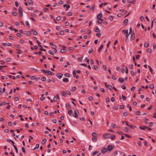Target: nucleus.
I'll list each match as a JSON object with an SVG mask.
<instances>
[{"label":"nucleus","mask_w":156,"mask_h":156,"mask_svg":"<svg viewBox=\"0 0 156 156\" xmlns=\"http://www.w3.org/2000/svg\"><path fill=\"white\" fill-rule=\"evenodd\" d=\"M76 87H73L72 89L71 90V91H74L76 90Z\"/></svg>","instance_id":"052dcab7"},{"label":"nucleus","mask_w":156,"mask_h":156,"mask_svg":"<svg viewBox=\"0 0 156 156\" xmlns=\"http://www.w3.org/2000/svg\"><path fill=\"white\" fill-rule=\"evenodd\" d=\"M144 18L143 16H141L140 17V20L141 21H142L144 20Z\"/></svg>","instance_id":"0e129e2a"},{"label":"nucleus","mask_w":156,"mask_h":156,"mask_svg":"<svg viewBox=\"0 0 156 156\" xmlns=\"http://www.w3.org/2000/svg\"><path fill=\"white\" fill-rule=\"evenodd\" d=\"M46 142H47V139H46L44 138V139H43V140H42V144H44L45 143H46Z\"/></svg>","instance_id":"aec40b11"},{"label":"nucleus","mask_w":156,"mask_h":156,"mask_svg":"<svg viewBox=\"0 0 156 156\" xmlns=\"http://www.w3.org/2000/svg\"><path fill=\"white\" fill-rule=\"evenodd\" d=\"M137 144L140 146H141L142 144L141 142L140 141H138L137 142Z\"/></svg>","instance_id":"603ef678"},{"label":"nucleus","mask_w":156,"mask_h":156,"mask_svg":"<svg viewBox=\"0 0 156 156\" xmlns=\"http://www.w3.org/2000/svg\"><path fill=\"white\" fill-rule=\"evenodd\" d=\"M125 72H126V74L128 73V68L126 66L125 67Z\"/></svg>","instance_id":"4c0bfd02"},{"label":"nucleus","mask_w":156,"mask_h":156,"mask_svg":"<svg viewBox=\"0 0 156 156\" xmlns=\"http://www.w3.org/2000/svg\"><path fill=\"white\" fill-rule=\"evenodd\" d=\"M98 151H94L92 153V155H94L96 154H98Z\"/></svg>","instance_id":"5fc2aeb1"},{"label":"nucleus","mask_w":156,"mask_h":156,"mask_svg":"<svg viewBox=\"0 0 156 156\" xmlns=\"http://www.w3.org/2000/svg\"><path fill=\"white\" fill-rule=\"evenodd\" d=\"M149 87L151 89H152L154 87V85L153 84H151L150 85Z\"/></svg>","instance_id":"79ce46f5"},{"label":"nucleus","mask_w":156,"mask_h":156,"mask_svg":"<svg viewBox=\"0 0 156 156\" xmlns=\"http://www.w3.org/2000/svg\"><path fill=\"white\" fill-rule=\"evenodd\" d=\"M66 94L68 95H70L71 94V93L69 90H67L66 91Z\"/></svg>","instance_id":"e2e57ef3"},{"label":"nucleus","mask_w":156,"mask_h":156,"mask_svg":"<svg viewBox=\"0 0 156 156\" xmlns=\"http://www.w3.org/2000/svg\"><path fill=\"white\" fill-rule=\"evenodd\" d=\"M12 14L14 16H16L17 15V13L15 12H12Z\"/></svg>","instance_id":"ea45409f"},{"label":"nucleus","mask_w":156,"mask_h":156,"mask_svg":"<svg viewBox=\"0 0 156 156\" xmlns=\"http://www.w3.org/2000/svg\"><path fill=\"white\" fill-rule=\"evenodd\" d=\"M94 31L97 32L99 33L100 31V30L98 28V27H96Z\"/></svg>","instance_id":"dca6fc26"},{"label":"nucleus","mask_w":156,"mask_h":156,"mask_svg":"<svg viewBox=\"0 0 156 156\" xmlns=\"http://www.w3.org/2000/svg\"><path fill=\"white\" fill-rule=\"evenodd\" d=\"M19 12L20 14L23 13V8L21 7H20L19 9Z\"/></svg>","instance_id":"f8f14e48"},{"label":"nucleus","mask_w":156,"mask_h":156,"mask_svg":"<svg viewBox=\"0 0 156 156\" xmlns=\"http://www.w3.org/2000/svg\"><path fill=\"white\" fill-rule=\"evenodd\" d=\"M46 58L43 55L42 56V58L40 59V61L41 62H42L43 61V60L44 59H45Z\"/></svg>","instance_id":"f704fd0d"},{"label":"nucleus","mask_w":156,"mask_h":156,"mask_svg":"<svg viewBox=\"0 0 156 156\" xmlns=\"http://www.w3.org/2000/svg\"><path fill=\"white\" fill-rule=\"evenodd\" d=\"M151 50L150 48H148L147 50V52L150 53L151 52Z\"/></svg>","instance_id":"3c124183"},{"label":"nucleus","mask_w":156,"mask_h":156,"mask_svg":"<svg viewBox=\"0 0 156 156\" xmlns=\"http://www.w3.org/2000/svg\"><path fill=\"white\" fill-rule=\"evenodd\" d=\"M66 106L67 108H71V106H70L69 104L68 103L66 104Z\"/></svg>","instance_id":"a18cd8bd"},{"label":"nucleus","mask_w":156,"mask_h":156,"mask_svg":"<svg viewBox=\"0 0 156 156\" xmlns=\"http://www.w3.org/2000/svg\"><path fill=\"white\" fill-rule=\"evenodd\" d=\"M124 34L126 37H128L129 34H128V30H126V31H125V33Z\"/></svg>","instance_id":"c85d7f7f"},{"label":"nucleus","mask_w":156,"mask_h":156,"mask_svg":"<svg viewBox=\"0 0 156 156\" xmlns=\"http://www.w3.org/2000/svg\"><path fill=\"white\" fill-rule=\"evenodd\" d=\"M149 45V43L147 42H146L145 43L144 46L145 47H147Z\"/></svg>","instance_id":"72a5a7b5"},{"label":"nucleus","mask_w":156,"mask_h":156,"mask_svg":"<svg viewBox=\"0 0 156 156\" xmlns=\"http://www.w3.org/2000/svg\"><path fill=\"white\" fill-rule=\"evenodd\" d=\"M107 151V148L106 147L103 148L101 150V151L103 154H105Z\"/></svg>","instance_id":"423d86ee"},{"label":"nucleus","mask_w":156,"mask_h":156,"mask_svg":"<svg viewBox=\"0 0 156 156\" xmlns=\"http://www.w3.org/2000/svg\"><path fill=\"white\" fill-rule=\"evenodd\" d=\"M56 29L57 30H58L61 29V27L60 26H57L56 27Z\"/></svg>","instance_id":"864d4df0"},{"label":"nucleus","mask_w":156,"mask_h":156,"mask_svg":"<svg viewBox=\"0 0 156 156\" xmlns=\"http://www.w3.org/2000/svg\"><path fill=\"white\" fill-rule=\"evenodd\" d=\"M66 77H69L70 76V75L69 73H66L64 75Z\"/></svg>","instance_id":"c9c22d12"},{"label":"nucleus","mask_w":156,"mask_h":156,"mask_svg":"<svg viewBox=\"0 0 156 156\" xmlns=\"http://www.w3.org/2000/svg\"><path fill=\"white\" fill-rule=\"evenodd\" d=\"M63 74L62 73H59L57 74V76L59 79H60L63 76Z\"/></svg>","instance_id":"6e6552de"},{"label":"nucleus","mask_w":156,"mask_h":156,"mask_svg":"<svg viewBox=\"0 0 156 156\" xmlns=\"http://www.w3.org/2000/svg\"><path fill=\"white\" fill-rule=\"evenodd\" d=\"M111 134L108 133H105L103 135V136L105 138H109Z\"/></svg>","instance_id":"20e7f679"},{"label":"nucleus","mask_w":156,"mask_h":156,"mask_svg":"<svg viewBox=\"0 0 156 156\" xmlns=\"http://www.w3.org/2000/svg\"><path fill=\"white\" fill-rule=\"evenodd\" d=\"M61 93L62 94V95L64 97H66V94L65 92L64 91H62L61 92Z\"/></svg>","instance_id":"393cba45"},{"label":"nucleus","mask_w":156,"mask_h":156,"mask_svg":"<svg viewBox=\"0 0 156 156\" xmlns=\"http://www.w3.org/2000/svg\"><path fill=\"white\" fill-rule=\"evenodd\" d=\"M130 74L131 76H133L135 74V73L133 71H131L130 72Z\"/></svg>","instance_id":"6e6d98bb"},{"label":"nucleus","mask_w":156,"mask_h":156,"mask_svg":"<svg viewBox=\"0 0 156 156\" xmlns=\"http://www.w3.org/2000/svg\"><path fill=\"white\" fill-rule=\"evenodd\" d=\"M97 140V136H93L92 138V140L93 142H95Z\"/></svg>","instance_id":"1a4fd4ad"},{"label":"nucleus","mask_w":156,"mask_h":156,"mask_svg":"<svg viewBox=\"0 0 156 156\" xmlns=\"http://www.w3.org/2000/svg\"><path fill=\"white\" fill-rule=\"evenodd\" d=\"M103 47V46L102 45H101L100 47L98 48V51L99 52H100L101 50L102 49Z\"/></svg>","instance_id":"412c9836"},{"label":"nucleus","mask_w":156,"mask_h":156,"mask_svg":"<svg viewBox=\"0 0 156 156\" xmlns=\"http://www.w3.org/2000/svg\"><path fill=\"white\" fill-rule=\"evenodd\" d=\"M128 21V20L127 19H126L124 20V21L123 23H124V24L125 26H126L127 24Z\"/></svg>","instance_id":"2eb2a0df"},{"label":"nucleus","mask_w":156,"mask_h":156,"mask_svg":"<svg viewBox=\"0 0 156 156\" xmlns=\"http://www.w3.org/2000/svg\"><path fill=\"white\" fill-rule=\"evenodd\" d=\"M63 81L64 82H68L69 80L67 78H65L63 79Z\"/></svg>","instance_id":"f3484780"},{"label":"nucleus","mask_w":156,"mask_h":156,"mask_svg":"<svg viewBox=\"0 0 156 156\" xmlns=\"http://www.w3.org/2000/svg\"><path fill=\"white\" fill-rule=\"evenodd\" d=\"M129 126L131 128H132L133 129H134L135 128H136V126H133L132 125H129Z\"/></svg>","instance_id":"680f3d73"},{"label":"nucleus","mask_w":156,"mask_h":156,"mask_svg":"<svg viewBox=\"0 0 156 156\" xmlns=\"http://www.w3.org/2000/svg\"><path fill=\"white\" fill-rule=\"evenodd\" d=\"M95 6L94 5L93 6H92L91 8H90V9L91 10H93L94 8H95Z\"/></svg>","instance_id":"69168bd1"},{"label":"nucleus","mask_w":156,"mask_h":156,"mask_svg":"<svg viewBox=\"0 0 156 156\" xmlns=\"http://www.w3.org/2000/svg\"><path fill=\"white\" fill-rule=\"evenodd\" d=\"M31 31H32L33 33V34L34 35H37V32L34 30H32Z\"/></svg>","instance_id":"4be33fe9"},{"label":"nucleus","mask_w":156,"mask_h":156,"mask_svg":"<svg viewBox=\"0 0 156 156\" xmlns=\"http://www.w3.org/2000/svg\"><path fill=\"white\" fill-rule=\"evenodd\" d=\"M93 51V48H90L89 50V51H88V53L89 54H90V53L91 52H92V51Z\"/></svg>","instance_id":"4d7b16f0"},{"label":"nucleus","mask_w":156,"mask_h":156,"mask_svg":"<svg viewBox=\"0 0 156 156\" xmlns=\"http://www.w3.org/2000/svg\"><path fill=\"white\" fill-rule=\"evenodd\" d=\"M135 89V87H132L130 89V90L131 91H133Z\"/></svg>","instance_id":"09e8293b"},{"label":"nucleus","mask_w":156,"mask_h":156,"mask_svg":"<svg viewBox=\"0 0 156 156\" xmlns=\"http://www.w3.org/2000/svg\"><path fill=\"white\" fill-rule=\"evenodd\" d=\"M46 80V78L45 77V76H43V77H42L41 78V80L42 81H45Z\"/></svg>","instance_id":"2f4dec72"},{"label":"nucleus","mask_w":156,"mask_h":156,"mask_svg":"<svg viewBox=\"0 0 156 156\" xmlns=\"http://www.w3.org/2000/svg\"><path fill=\"white\" fill-rule=\"evenodd\" d=\"M25 23H26V24L27 26L28 27H30V25L29 23L27 21H26L25 22Z\"/></svg>","instance_id":"58836bf2"},{"label":"nucleus","mask_w":156,"mask_h":156,"mask_svg":"<svg viewBox=\"0 0 156 156\" xmlns=\"http://www.w3.org/2000/svg\"><path fill=\"white\" fill-rule=\"evenodd\" d=\"M48 8H44V9H43V11L44 12H46L48 10Z\"/></svg>","instance_id":"774afa93"},{"label":"nucleus","mask_w":156,"mask_h":156,"mask_svg":"<svg viewBox=\"0 0 156 156\" xmlns=\"http://www.w3.org/2000/svg\"><path fill=\"white\" fill-rule=\"evenodd\" d=\"M115 126H116V125H115V124L114 123H112L111 124V126L112 127L115 128Z\"/></svg>","instance_id":"37998d69"},{"label":"nucleus","mask_w":156,"mask_h":156,"mask_svg":"<svg viewBox=\"0 0 156 156\" xmlns=\"http://www.w3.org/2000/svg\"><path fill=\"white\" fill-rule=\"evenodd\" d=\"M148 66V67L149 69L150 70V72L153 74V69H152L151 68L150 66Z\"/></svg>","instance_id":"5701e85b"},{"label":"nucleus","mask_w":156,"mask_h":156,"mask_svg":"<svg viewBox=\"0 0 156 156\" xmlns=\"http://www.w3.org/2000/svg\"><path fill=\"white\" fill-rule=\"evenodd\" d=\"M128 114V113L127 112H124L123 115L124 116H126Z\"/></svg>","instance_id":"de8ad7c7"},{"label":"nucleus","mask_w":156,"mask_h":156,"mask_svg":"<svg viewBox=\"0 0 156 156\" xmlns=\"http://www.w3.org/2000/svg\"><path fill=\"white\" fill-rule=\"evenodd\" d=\"M122 98L123 99V100L124 101H125L126 99V97L125 96H124L123 95H122Z\"/></svg>","instance_id":"a19ab883"},{"label":"nucleus","mask_w":156,"mask_h":156,"mask_svg":"<svg viewBox=\"0 0 156 156\" xmlns=\"http://www.w3.org/2000/svg\"><path fill=\"white\" fill-rule=\"evenodd\" d=\"M66 51V49L64 48H62L60 50V52L61 53H64L65 52V51Z\"/></svg>","instance_id":"473e14b6"},{"label":"nucleus","mask_w":156,"mask_h":156,"mask_svg":"<svg viewBox=\"0 0 156 156\" xmlns=\"http://www.w3.org/2000/svg\"><path fill=\"white\" fill-rule=\"evenodd\" d=\"M121 87L123 90L126 89V86L124 85H122Z\"/></svg>","instance_id":"8fccbe9b"},{"label":"nucleus","mask_w":156,"mask_h":156,"mask_svg":"<svg viewBox=\"0 0 156 156\" xmlns=\"http://www.w3.org/2000/svg\"><path fill=\"white\" fill-rule=\"evenodd\" d=\"M148 119L147 118H146L145 119H143V121L144 122H145V124H147V121H148Z\"/></svg>","instance_id":"a878e982"},{"label":"nucleus","mask_w":156,"mask_h":156,"mask_svg":"<svg viewBox=\"0 0 156 156\" xmlns=\"http://www.w3.org/2000/svg\"><path fill=\"white\" fill-rule=\"evenodd\" d=\"M102 14L101 13H99L97 16L98 19H101V18L102 17Z\"/></svg>","instance_id":"a211bd4d"},{"label":"nucleus","mask_w":156,"mask_h":156,"mask_svg":"<svg viewBox=\"0 0 156 156\" xmlns=\"http://www.w3.org/2000/svg\"><path fill=\"white\" fill-rule=\"evenodd\" d=\"M110 101V100L109 98L108 97H107L106 98V102L107 103H108V102Z\"/></svg>","instance_id":"c03bdc74"},{"label":"nucleus","mask_w":156,"mask_h":156,"mask_svg":"<svg viewBox=\"0 0 156 156\" xmlns=\"http://www.w3.org/2000/svg\"><path fill=\"white\" fill-rule=\"evenodd\" d=\"M39 147V144H36L35 147L33 149V150H34L36 149H37Z\"/></svg>","instance_id":"c756f323"},{"label":"nucleus","mask_w":156,"mask_h":156,"mask_svg":"<svg viewBox=\"0 0 156 156\" xmlns=\"http://www.w3.org/2000/svg\"><path fill=\"white\" fill-rule=\"evenodd\" d=\"M118 81L121 82V83H122V82H123L124 81V78H120L119 79H118Z\"/></svg>","instance_id":"4468645a"},{"label":"nucleus","mask_w":156,"mask_h":156,"mask_svg":"<svg viewBox=\"0 0 156 156\" xmlns=\"http://www.w3.org/2000/svg\"><path fill=\"white\" fill-rule=\"evenodd\" d=\"M126 39H125V42L126 43H128L129 42V39H128V37L126 36Z\"/></svg>","instance_id":"49530a36"},{"label":"nucleus","mask_w":156,"mask_h":156,"mask_svg":"<svg viewBox=\"0 0 156 156\" xmlns=\"http://www.w3.org/2000/svg\"><path fill=\"white\" fill-rule=\"evenodd\" d=\"M140 112L139 111H138L136 112L135 113V114L136 115H138L139 114H140Z\"/></svg>","instance_id":"bf43d9fd"},{"label":"nucleus","mask_w":156,"mask_h":156,"mask_svg":"<svg viewBox=\"0 0 156 156\" xmlns=\"http://www.w3.org/2000/svg\"><path fill=\"white\" fill-rule=\"evenodd\" d=\"M73 75L74 77H76V79H78L79 76L78 75H76V73L75 71H73Z\"/></svg>","instance_id":"9d476101"},{"label":"nucleus","mask_w":156,"mask_h":156,"mask_svg":"<svg viewBox=\"0 0 156 156\" xmlns=\"http://www.w3.org/2000/svg\"><path fill=\"white\" fill-rule=\"evenodd\" d=\"M108 88L110 90H111L112 88V86L110 85H108L107 86Z\"/></svg>","instance_id":"7c9ffc66"},{"label":"nucleus","mask_w":156,"mask_h":156,"mask_svg":"<svg viewBox=\"0 0 156 156\" xmlns=\"http://www.w3.org/2000/svg\"><path fill=\"white\" fill-rule=\"evenodd\" d=\"M98 19V23L99 24L101 23L102 22L103 20L101 19Z\"/></svg>","instance_id":"b1692460"},{"label":"nucleus","mask_w":156,"mask_h":156,"mask_svg":"<svg viewBox=\"0 0 156 156\" xmlns=\"http://www.w3.org/2000/svg\"><path fill=\"white\" fill-rule=\"evenodd\" d=\"M109 138L112 140H114L115 138V136L114 135H111L110 136Z\"/></svg>","instance_id":"ddd939ff"},{"label":"nucleus","mask_w":156,"mask_h":156,"mask_svg":"<svg viewBox=\"0 0 156 156\" xmlns=\"http://www.w3.org/2000/svg\"><path fill=\"white\" fill-rule=\"evenodd\" d=\"M153 123L152 122H150L148 124V126L150 127H151Z\"/></svg>","instance_id":"338daca9"},{"label":"nucleus","mask_w":156,"mask_h":156,"mask_svg":"<svg viewBox=\"0 0 156 156\" xmlns=\"http://www.w3.org/2000/svg\"><path fill=\"white\" fill-rule=\"evenodd\" d=\"M146 126H139V128L142 130H144L146 129Z\"/></svg>","instance_id":"9b49d317"},{"label":"nucleus","mask_w":156,"mask_h":156,"mask_svg":"<svg viewBox=\"0 0 156 156\" xmlns=\"http://www.w3.org/2000/svg\"><path fill=\"white\" fill-rule=\"evenodd\" d=\"M28 3L29 5H33V1H30L29 2H28Z\"/></svg>","instance_id":"e433bc0d"},{"label":"nucleus","mask_w":156,"mask_h":156,"mask_svg":"<svg viewBox=\"0 0 156 156\" xmlns=\"http://www.w3.org/2000/svg\"><path fill=\"white\" fill-rule=\"evenodd\" d=\"M41 71L44 74L50 75H53L54 74L53 73L50 71L46 70L44 69L41 70Z\"/></svg>","instance_id":"f257e3e1"},{"label":"nucleus","mask_w":156,"mask_h":156,"mask_svg":"<svg viewBox=\"0 0 156 156\" xmlns=\"http://www.w3.org/2000/svg\"><path fill=\"white\" fill-rule=\"evenodd\" d=\"M7 141H8V142H11L12 143V144L13 145V147H14V148H15V151H16V153L17 154L18 153V150L17 147H16V145H14V142L12 140H9V139H8L7 140Z\"/></svg>","instance_id":"f03ea898"},{"label":"nucleus","mask_w":156,"mask_h":156,"mask_svg":"<svg viewBox=\"0 0 156 156\" xmlns=\"http://www.w3.org/2000/svg\"><path fill=\"white\" fill-rule=\"evenodd\" d=\"M64 33V30H61L59 32V34L60 35H63Z\"/></svg>","instance_id":"bb28decb"},{"label":"nucleus","mask_w":156,"mask_h":156,"mask_svg":"<svg viewBox=\"0 0 156 156\" xmlns=\"http://www.w3.org/2000/svg\"><path fill=\"white\" fill-rule=\"evenodd\" d=\"M135 35L134 32H132L130 40L131 41H133L135 38Z\"/></svg>","instance_id":"0eeeda50"},{"label":"nucleus","mask_w":156,"mask_h":156,"mask_svg":"<svg viewBox=\"0 0 156 156\" xmlns=\"http://www.w3.org/2000/svg\"><path fill=\"white\" fill-rule=\"evenodd\" d=\"M78 114L79 112L77 110H75L74 112V115H73V116L75 118H77L78 116Z\"/></svg>","instance_id":"39448f33"},{"label":"nucleus","mask_w":156,"mask_h":156,"mask_svg":"<svg viewBox=\"0 0 156 156\" xmlns=\"http://www.w3.org/2000/svg\"><path fill=\"white\" fill-rule=\"evenodd\" d=\"M124 130L126 132H129V129L127 127H125L124 129Z\"/></svg>","instance_id":"cd10ccee"},{"label":"nucleus","mask_w":156,"mask_h":156,"mask_svg":"<svg viewBox=\"0 0 156 156\" xmlns=\"http://www.w3.org/2000/svg\"><path fill=\"white\" fill-rule=\"evenodd\" d=\"M109 19L112 21L113 20V16H110L109 17Z\"/></svg>","instance_id":"13d9d810"},{"label":"nucleus","mask_w":156,"mask_h":156,"mask_svg":"<svg viewBox=\"0 0 156 156\" xmlns=\"http://www.w3.org/2000/svg\"><path fill=\"white\" fill-rule=\"evenodd\" d=\"M114 146L113 145H108L107 147V150L109 152L111 151L114 148Z\"/></svg>","instance_id":"7ed1b4c3"},{"label":"nucleus","mask_w":156,"mask_h":156,"mask_svg":"<svg viewBox=\"0 0 156 156\" xmlns=\"http://www.w3.org/2000/svg\"><path fill=\"white\" fill-rule=\"evenodd\" d=\"M73 113V111L71 110H69L68 111V113L69 115H71Z\"/></svg>","instance_id":"6ab92c4d"}]
</instances>
